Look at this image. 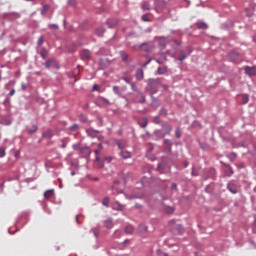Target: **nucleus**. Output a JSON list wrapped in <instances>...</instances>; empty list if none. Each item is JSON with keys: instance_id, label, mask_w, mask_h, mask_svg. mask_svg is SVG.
<instances>
[{"instance_id": "obj_21", "label": "nucleus", "mask_w": 256, "mask_h": 256, "mask_svg": "<svg viewBox=\"0 0 256 256\" xmlns=\"http://www.w3.org/2000/svg\"><path fill=\"white\" fill-rule=\"evenodd\" d=\"M120 57H122L123 61H127V59H129V55L124 51H120Z\"/></svg>"}, {"instance_id": "obj_14", "label": "nucleus", "mask_w": 256, "mask_h": 256, "mask_svg": "<svg viewBox=\"0 0 256 256\" xmlns=\"http://www.w3.org/2000/svg\"><path fill=\"white\" fill-rule=\"evenodd\" d=\"M134 231H135V228H133V226L131 225L125 227V233H128L129 235H132Z\"/></svg>"}, {"instance_id": "obj_63", "label": "nucleus", "mask_w": 256, "mask_h": 256, "mask_svg": "<svg viewBox=\"0 0 256 256\" xmlns=\"http://www.w3.org/2000/svg\"><path fill=\"white\" fill-rule=\"evenodd\" d=\"M76 221H77V223H79V219L78 218H76Z\"/></svg>"}, {"instance_id": "obj_50", "label": "nucleus", "mask_w": 256, "mask_h": 256, "mask_svg": "<svg viewBox=\"0 0 256 256\" xmlns=\"http://www.w3.org/2000/svg\"><path fill=\"white\" fill-rule=\"evenodd\" d=\"M143 45H145V44H141L140 46H134V49H141V47H143Z\"/></svg>"}, {"instance_id": "obj_6", "label": "nucleus", "mask_w": 256, "mask_h": 256, "mask_svg": "<svg viewBox=\"0 0 256 256\" xmlns=\"http://www.w3.org/2000/svg\"><path fill=\"white\" fill-rule=\"evenodd\" d=\"M120 156H121L122 159H131V152L121 151Z\"/></svg>"}, {"instance_id": "obj_9", "label": "nucleus", "mask_w": 256, "mask_h": 256, "mask_svg": "<svg viewBox=\"0 0 256 256\" xmlns=\"http://www.w3.org/2000/svg\"><path fill=\"white\" fill-rule=\"evenodd\" d=\"M143 77H144L143 70L142 69H138L136 71V79H138V81H141V80H143Z\"/></svg>"}, {"instance_id": "obj_52", "label": "nucleus", "mask_w": 256, "mask_h": 256, "mask_svg": "<svg viewBox=\"0 0 256 256\" xmlns=\"http://www.w3.org/2000/svg\"><path fill=\"white\" fill-rule=\"evenodd\" d=\"M113 195H117V192H115V186L112 187Z\"/></svg>"}, {"instance_id": "obj_28", "label": "nucleus", "mask_w": 256, "mask_h": 256, "mask_svg": "<svg viewBox=\"0 0 256 256\" xmlns=\"http://www.w3.org/2000/svg\"><path fill=\"white\" fill-rule=\"evenodd\" d=\"M92 233H93L94 237H99V228H93Z\"/></svg>"}, {"instance_id": "obj_61", "label": "nucleus", "mask_w": 256, "mask_h": 256, "mask_svg": "<svg viewBox=\"0 0 256 256\" xmlns=\"http://www.w3.org/2000/svg\"><path fill=\"white\" fill-rule=\"evenodd\" d=\"M158 169H161V164L158 165Z\"/></svg>"}, {"instance_id": "obj_16", "label": "nucleus", "mask_w": 256, "mask_h": 256, "mask_svg": "<svg viewBox=\"0 0 256 256\" xmlns=\"http://www.w3.org/2000/svg\"><path fill=\"white\" fill-rule=\"evenodd\" d=\"M105 228L106 229H113V221L112 220H106L105 221Z\"/></svg>"}, {"instance_id": "obj_31", "label": "nucleus", "mask_w": 256, "mask_h": 256, "mask_svg": "<svg viewBox=\"0 0 256 256\" xmlns=\"http://www.w3.org/2000/svg\"><path fill=\"white\" fill-rule=\"evenodd\" d=\"M175 135H176L177 139L181 138V129L177 128L175 131Z\"/></svg>"}, {"instance_id": "obj_48", "label": "nucleus", "mask_w": 256, "mask_h": 256, "mask_svg": "<svg viewBox=\"0 0 256 256\" xmlns=\"http://www.w3.org/2000/svg\"><path fill=\"white\" fill-rule=\"evenodd\" d=\"M10 95H11V96L15 95V89H12V90L10 91Z\"/></svg>"}, {"instance_id": "obj_18", "label": "nucleus", "mask_w": 256, "mask_h": 256, "mask_svg": "<svg viewBox=\"0 0 256 256\" xmlns=\"http://www.w3.org/2000/svg\"><path fill=\"white\" fill-rule=\"evenodd\" d=\"M116 145H118V148L123 151V149H125V143H123V141L121 140H117L116 141Z\"/></svg>"}, {"instance_id": "obj_64", "label": "nucleus", "mask_w": 256, "mask_h": 256, "mask_svg": "<svg viewBox=\"0 0 256 256\" xmlns=\"http://www.w3.org/2000/svg\"><path fill=\"white\" fill-rule=\"evenodd\" d=\"M254 41H256V38H254Z\"/></svg>"}, {"instance_id": "obj_33", "label": "nucleus", "mask_w": 256, "mask_h": 256, "mask_svg": "<svg viewBox=\"0 0 256 256\" xmlns=\"http://www.w3.org/2000/svg\"><path fill=\"white\" fill-rule=\"evenodd\" d=\"M103 33H105V30L103 28H99L97 30V35H99V37H101L103 35Z\"/></svg>"}, {"instance_id": "obj_27", "label": "nucleus", "mask_w": 256, "mask_h": 256, "mask_svg": "<svg viewBox=\"0 0 256 256\" xmlns=\"http://www.w3.org/2000/svg\"><path fill=\"white\" fill-rule=\"evenodd\" d=\"M242 103L246 105V103H249V95H243L242 97Z\"/></svg>"}, {"instance_id": "obj_54", "label": "nucleus", "mask_w": 256, "mask_h": 256, "mask_svg": "<svg viewBox=\"0 0 256 256\" xmlns=\"http://www.w3.org/2000/svg\"><path fill=\"white\" fill-rule=\"evenodd\" d=\"M192 175H193L194 177H197V173H195V170H192Z\"/></svg>"}, {"instance_id": "obj_19", "label": "nucleus", "mask_w": 256, "mask_h": 256, "mask_svg": "<svg viewBox=\"0 0 256 256\" xmlns=\"http://www.w3.org/2000/svg\"><path fill=\"white\" fill-rule=\"evenodd\" d=\"M227 167H228V170L225 172V176L231 177V175H233V168L229 165Z\"/></svg>"}, {"instance_id": "obj_46", "label": "nucleus", "mask_w": 256, "mask_h": 256, "mask_svg": "<svg viewBox=\"0 0 256 256\" xmlns=\"http://www.w3.org/2000/svg\"><path fill=\"white\" fill-rule=\"evenodd\" d=\"M159 256H169L167 253H163V252H158Z\"/></svg>"}, {"instance_id": "obj_35", "label": "nucleus", "mask_w": 256, "mask_h": 256, "mask_svg": "<svg viewBox=\"0 0 256 256\" xmlns=\"http://www.w3.org/2000/svg\"><path fill=\"white\" fill-rule=\"evenodd\" d=\"M123 81H125V83H127L128 85H131V83H133L131 82V79H129V77H124Z\"/></svg>"}, {"instance_id": "obj_7", "label": "nucleus", "mask_w": 256, "mask_h": 256, "mask_svg": "<svg viewBox=\"0 0 256 256\" xmlns=\"http://www.w3.org/2000/svg\"><path fill=\"white\" fill-rule=\"evenodd\" d=\"M82 59H90L91 57V52L89 50H83L81 53Z\"/></svg>"}, {"instance_id": "obj_41", "label": "nucleus", "mask_w": 256, "mask_h": 256, "mask_svg": "<svg viewBox=\"0 0 256 256\" xmlns=\"http://www.w3.org/2000/svg\"><path fill=\"white\" fill-rule=\"evenodd\" d=\"M38 45H39V47H41L43 45V37H40L38 39Z\"/></svg>"}, {"instance_id": "obj_39", "label": "nucleus", "mask_w": 256, "mask_h": 256, "mask_svg": "<svg viewBox=\"0 0 256 256\" xmlns=\"http://www.w3.org/2000/svg\"><path fill=\"white\" fill-rule=\"evenodd\" d=\"M173 211H175V209H173V207L166 208V213H173Z\"/></svg>"}, {"instance_id": "obj_13", "label": "nucleus", "mask_w": 256, "mask_h": 256, "mask_svg": "<svg viewBox=\"0 0 256 256\" xmlns=\"http://www.w3.org/2000/svg\"><path fill=\"white\" fill-rule=\"evenodd\" d=\"M196 27L197 29H207L209 26L205 22H197Z\"/></svg>"}, {"instance_id": "obj_22", "label": "nucleus", "mask_w": 256, "mask_h": 256, "mask_svg": "<svg viewBox=\"0 0 256 256\" xmlns=\"http://www.w3.org/2000/svg\"><path fill=\"white\" fill-rule=\"evenodd\" d=\"M148 124H149V121L147 120V118H143L142 123L140 124V127L145 129V127H147Z\"/></svg>"}, {"instance_id": "obj_1", "label": "nucleus", "mask_w": 256, "mask_h": 256, "mask_svg": "<svg viewBox=\"0 0 256 256\" xmlns=\"http://www.w3.org/2000/svg\"><path fill=\"white\" fill-rule=\"evenodd\" d=\"M161 83H163L162 78L148 80L147 91H149L152 94L157 93V86L161 85Z\"/></svg>"}, {"instance_id": "obj_60", "label": "nucleus", "mask_w": 256, "mask_h": 256, "mask_svg": "<svg viewBox=\"0 0 256 256\" xmlns=\"http://www.w3.org/2000/svg\"><path fill=\"white\" fill-rule=\"evenodd\" d=\"M71 175H75V172H74V171H72V172H71Z\"/></svg>"}, {"instance_id": "obj_10", "label": "nucleus", "mask_w": 256, "mask_h": 256, "mask_svg": "<svg viewBox=\"0 0 256 256\" xmlns=\"http://www.w3.org/2000/svg\"><path fill=\"white\" fill-rule=\"evenodd\" d=\"M148 229L149 228L145 224H140L139 227H138L139 233H147Z\"/></svg>"}, {"instance_id": "obj_51", "label": "nucleus", "mask_w": 256, "mask_h": 256, "mask_svg": "<svg viewBox=\"0 0 256 256\" xmlns=\"http://www.w3.org/2000/svg\"><path fill=\"white\" fill-rule=\"evenodd\" d=\"M65 147H67V144L65 142H63V144L61 145V148L65 149Z\"/></svg>"}, {"instance_id": "obj_8", "label": "nucleus", "mask_w": 256, "mask_h": 256, "mask_svg": "<svg viewBox=\"0 0 256 256\" xmlns=\"http://www.w3.org/2000/svg\"><path fill=\"white\" fill-rule=\"evenodd\" d=\"M158 75H165L167 73V66H161L157 69Z\"/></svg>"}, {"instance_id": "obj_23", "label": "nucleus", "mask_w": 256, "mask_h": 256, "mask_svg": "<svg viewBox=\"0 0 256 256\" xmlns=\"http://www.w3.org/2000/svg\"><path fill=\"white\" fill-rule=\"evenodd\" d=\"M113 92L115 93V95H118V97L122 96L121 91H119V87L117 86L113 87Z\"/></svg>"}, {"instance_id": "obj_43", "label": "nucleus", "mask_w": 256, "mask_h": 256, "mask_svg": "<svg viewBox=\"0 0 256 256\" xmlns=\"http://www.w3.org/2000/svg\"><path fill=\"white\" fill-rule=\"evenodd\" d=\"M160 115H167V110L162 109V110L160 111Z\"/></svg>"}, {"instance_id": "obj_36", "label": "nucleus", "mask_w": 256, "mask_h": 256, "mask_svg": "<svg viewBox=\"0 0 256 256\" xmlns=\"http://www.w3.org/2000/svg\"><path fill=\"white\" fill-rule=\"evenodd\" d=\"M48 27L49 29H59V26H57V24H49Z\"/></svg>"}, {"instance_id": "obj_42", "label": "nucleus", "mask_w": 256, "mask_h": 256, "mask_svg": "<svg viewBox=\"0 0 256 256\" xmlns=\"http://www.w3.org/2000/svg\"><path fill=\"white\" fill-rule=\"evenodd\" d=\"M171 189H172V191H177V184L172 183Z\"/></svg>"}, {"instance_id": "obj_4", "label": "nucleus", "mask_w": 256, "mask_h": 256, "mask_svg": "<svg viewBox=\"0 0 256 256\" xmlns=\"http://www.w3.org/2000/svg\"><path fill=\"white\" fill-rule=\"evenodd\" d=\"M164 131H166L165 135H171V131H173V127L167 123L162 124Z\"/></svg>"}, {"instance_id": "obj_12", "label": "nucleus", "mask_w": 256, "mask_h": 256, "mask_svg": "<svg viewBox=\"0 0 256 256\" xmlns=\"http://www.w3.org/2000/svg\"><path fill=\"white\" fill-rule=\"evenodd\" d=\"M119 23V21L113 19V20H108L107 21V25L110 29H113V27H115V25H117Z\"/></svg>"}, {"instance_id": "obj_11", "label": "nucleus", "mask_w": 256, "mask_h": 256, "mask_svg": "<svg viewBox=\"0 0 256 256\" xmlns=\"http://www.w3.org/2000/svg\"><path fill=\"white\" fill-rule=\"evenodd\" d=\"M54 193H55V190H47L44 193V198L45 199H51V197L54 195Z\"/></svg>"}, {"instance_id": "obj_32", "label": "nucleus", "mask_w": 256, "mask_h": 256, "mask_svg": "<svg viewBox=\"0 0 256 256\" xmlns=\"http://www.w3.org/2000/svg\"><path fill=\"white\" fill-rule=\"evenodd\" d=\"M142 21L149 22L150 21L149 15L147 14L142 15Z\"/></svg>"}, {"instance_id": "obj_29", "label": "nucleus", "mask_w": 256, "mask_h": 256, "mask_svg": "<svg viewBox=\"0 0 256 256\" xmlns=\"http://www.w3.org/2000/svg\"><path fill=\"white\" fill-rule=\"evenodd\" d=\"M37 125H34V126H32V128L30 129V130H28V133L31 135V134H33V133H35V131H37Z\"/></svg>"}, {"instance_id": "obj_62", "label": "nucleus", "mask_w": 256, "mask_h": 256, "mask_svg": "<svg viewBox=\"0 0 256 256\" xmlns=\"http://www.w3.org/2000/svg\"><path fill=\"white\" fill-rule=\"evenodd\" d=\"M123 89H124V91H125V90H127V87L125 86V87H123Z\"/></svg>"}, {"instance_id": "obj_24", "label": "nucleus", "mask_w": 256, "mask_h": 256, "mask_svg": "<svg viewBox=\"0 0 256 256\" xmlns=\"http://www.w3.org/2000/svg\"><path fill=\"white\" fill-rule=\"evenodd\" d=\"M152 123H154L155 125H159V123H161V120L159 119V116H155L152 118Z\"/></svg>"}, {"instance_id": "obj_55", "label": "nucleus", "mask_w": 256, "mask_h": 256, "mask_svg": "<svg viewBox=\"0 0 256 256\" xmlns=\"http://www.w3.org/2000/svg\"><path fill=\"white\" fill-rule=\"evenodd\" d=\"M99 149H103V144H98Z\"/></svg>"}, {"instance_id": "obj_53", "label": "nucleus", "mask_w": 256, "mask_h": 256, "mask_svg": "<svg viewBox=\"0 0 256 256\" xmlns=\"http://www.w3.org/2000/svg\"><path fill=\"white\" fill-rule=\"evenodd\" d=\"M140 103H145V97L144 96L140 99Z\"/></svg>"}, {"instance_id": "obj_49", "label": "nucleus", "mask_w": 256, "mask_h": 256, "mask_svg": "<svg viewBox=\"0 0 256 256\" xmlns=\"http://www.w3.org/2000/svg\"><path fill=\"white\" fill-rule=\"evenodd\" d=\"M94 153H95L96 155H99V154L101 153V150H94Z\"/></svg>"}, {"instance_id": "obj_25", "label": "nucleus", "mask_w": 256, "mask_h": 256, "mask_svg": "<svg viewBox=\"0 0 256 256\" xmlns=\"http://www.w3.org/2000/svg\"><path fill=\"white\" fill-rule=\"evenodd\" d=\"M47 11H49V5H44L42 10H41V14L45 15L47 13Z\"/></svg>"}, {"instance_id": "obj_47", "label": "nucleus", "mask_w": 256, "mask_h": 256, "mask_svg": "<svg viewBox=\"0 0 256 256\" xmlns=\"http://www.w3.org/2000/svg\"><path fill=\"white\" fill-rule=\"evenodd\" d=\"M161 49H165V44L163 42H160Z\"/></svg>"}, {"instance_id": "obj_56", "label": "nucleus", "mask_w": 256, "mask_h": 256, "mask_svg": "<svg viewBox=\"0 0 256 256\" xmlns=\"http://www.w3.org/2000/svg\"><path fill=\"white\" fill-rule=\"evenodd\" d=\"M69 5H74L73 0H69Z\"/></svg>"}, {"instance_id": "obj_17", "label": "nucleus", "mask_w": 256, "mask_h": 256, "mask_svg": "<svg viewBox=\"0 0 256 256\" xmlns=\"http://www.w3.org/2000/svg\"><path fill=\"white\" fill-rule=\"evenodd\" d=\"M164 145H166L168 151H171V145H173V143H171V140L165 139Z\"/></svg>"}, {"instance_id": "obj_3", "label": "nucleus", "mask_w": 256, "mask_h": 256, "mask_svg": "<svg viewBox=\"0 0 256 256\" xmlns=\"http://www.w3.org/2000/svg\"><path fill=\"white\" fill-rule=\"evenodd\" d=\"M112 209H114V211H123V209H125V206L115 201L112 203Z\"/></svg>"}, {"instance_id": "obj_58", "label": "nucleus", "mask_w": 256, "mask_h": 256, "mask_svg": "<svg viewBox=\"0 0 256 256\" xmlns=\"http://www.w3.org/2000/svg\"><path fill=\"white\" fill-rule=\"evenodd\" d=\"M96 161H101V158H99V156H96Z\"/></svg>"}, {"instance_id": "obj_5", "label": "nucleus", "mask_w": 256, "mask_h": 256, "mask_svg": "<svg viewBox=\"0 0 256 256\" xmlns=\"http://www.w3.org/2000/svg\"><path fill=\"white\" fill-rule=\"evenodd\" d=\"M228 190L230 193H234V194L237 193L238 192L237 185L233 183L228 184Z\"/></svg>"}, {"instance_id": "obj_30", "label": "nucleus", "mask_w": 256, "mask_h": 256, "mask_svg": "<svg viewBox=\"0 0 256 256\" xmlns=\"http://www.w3.org/2000/svg\"><path fill=\"white\" fill-rule=\"evenodd\" d=\"M186 57L187 56L185 55V53L181 52V54L179 55L178 59H179V61H185Z\"/></svg>"}, {"instance_id": "obj_45", "label": "nucleus", "mask_w": 256, "mask_h": 256, "mask_svg": "<svg viewBox=\"0 0 256 256\" xmlns=\"http://www.w3.org/2000/svg\"><path fill=\"white\" fill-rule=\"evenodd\" d=\"M21 88L23 89V91L27 90V86L24 83L21 84Z\"/></svg>"}, {"instance_id": "obj_59", "label": "nucleus", "mask_w": 256, "mask_h": 256, "mask_svg": "<svg viewBox=\"0 0 256 256\" xmlns=\"http://www.w3.org/2000/svg\"><path fill=\"white\" fill-rule=\"evenodd\" d=\"M114 185H119V181H115V182H114Z\"/></svg>"}, {"instance_id": "obj_2", "label": "nucleus", "mask_w": 256, "mask_h": 256, "mask_svg": "<svg viewBox=\"0 0 256 256\" xmlns=\"http://www.w3.org/2000/svg\"><path fill=\"white\" fill-rule=\"evenodd\" d=\"M244 71L246 75H249L250 77H253V75H256V68L255 67H244Z\"/></svg>"}, {"instance_id": "obj_44", "label": "nucleus", "mask_w": 256, "mask_h": 256, "mask_svg": "<svg viewBox=\"0 0 256 256\" xmlns=\"http://www.w3.org/2000/svg\"><path fill=\"white\" fill-rule=\"evenodd\" d=\"M44 137H52L51 131L49 130L47 134H44Z\"/></svg>"}, {"instance_id": "obj_37", "label": "nucleus", "mask_w": 256, "mask_h": 256, "mask_svg": "<svg viewBox=\"0 0 256 256\" xmlns=\"http://www.w3.org/2000/svg\"><path fill=\"white\" fill-rule=\"evenodd\" d=\"M6 153H5V149L0 148V157H5Z\"/></svg>"}, {"instance_id": "obj_26", "label": "nucleus", "mask_w": 256, "mask_h": 256, "mask_svg": "<svg viewBox=\"0 0 256 256\" xmlns=\"http://www.w3.org/2000/svg\"><path fill=\"white\" fill-rule=\"evenodd\" d=\"M102 205H104V207H109V197H105L103 199Z\"/></svg>"}, {"instance_id": "obj_15", "label": "nucleus", "mask_w": 256, "mask_h": 256, "mask_svg": "<svg viewBox=\"0 0 256 256\" xmlns=\"http://www.w3.org/2000/svg\"><path fill=\"white\" fill-rule=\"evenodd\" d=\"M40 55H41L42 59H47V55H49V52L47 51V49L43 48L40 51Z\"/></svg>"}, {"instance_id": "obj_38", "label": "nucleus", "mask_w": 256, "mask_h": 256, "mask_svg": "<svg viewBox=\"0 0 256 256\" xmlns=\"http://www.w3.org/2000/svg\"><path fill=\"white\" fill-rule=\"evenodd\" d=\"M131 89L132 91H137V86L135 85V83H130Z\"/></svg>"}, {"instance_id": "obj_34", "label": "nucleus", "mask_w": 256, "mask_h": 256, "mask_svg": "<svg viewBox=\"0 0 256 256\" xmlns=\"http://www.w3.org/2000/svg\"><path fill=\"white\" fill-rule=\"evenodd\" d=\"M52 63H53V61H51V60L46 61V63H45L46 69H49V67H51Z\"/></svg>"}, {"instance_id": "obj_40", "label": "nucleus", "mask_w": 256, "mask_h": 256, "mask_svg": "<svg viewBox=\"0 0 256 256\" xmlns=\"http://www.w3.org/2000/svg\"><path fill=\"white\" fill-rule=\"evenodd\" d=\"M92 91H99V85L94 84L92 87Z\"/></svg>"}, {"instance_id": "obj_20", "label": "nucleus", "mask_w": 256, "mask_h": 256, "mask_svg": "<svg viewBox=\"0 0 256 256\" xmlns=\"http://www.w3.org/2000/svg\"><path fill=\"white\" fill-rule=\"evenodd\" d=\"M142 9H143V11H149L151 9V5H149V3H147V2H144L142 4Z\"/></svg>"}, {"instance_id": "obj_57", "label": "nucleus", "mask_w": 256, "mask_h": 256, "mask_svg": "<svg viewBox=\"0 0 256 256\" xmlns=\"http://www.w3.org/2000/svg\"><path fill=\"white\" fill-rule=\"evenodd\" d=\"M156 62L161 65V63H163L161 60H156Z\"/></svg>"}]
</instances>
